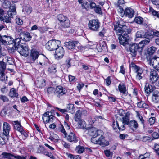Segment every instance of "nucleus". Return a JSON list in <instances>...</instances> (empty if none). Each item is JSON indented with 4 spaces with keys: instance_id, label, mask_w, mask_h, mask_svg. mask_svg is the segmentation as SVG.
Masks as SVG:
<instances>
[{
    "instance_id": "obj_1",
    "label": "nucleus",
    "mask_w": 159,
    "mask_h": 159,
    "mask_svg": "<svg viewBox=\"0 0 159 159\" xmlns=\"http://www.w3.org/2000/svg\"><path fill=\"white\" fill-rule=\"evenodd\" d=\"M91 139V141L93 143L99 144L104 147L109 145L108 141H105L102 136V132L100 130H96Z\"/></svg>"
},
{
    "instance_id": "obj_2",
    "label": "nucleus",
    "mask_w": 159,
    "mask_h": 159,
    "mask_svg": "<svg viewBox=\"0 0 159 159\" xmlns=\"http://www.w3.org/2000/svg\"><path fill=\"white\" fill-rule=\"evenodd\" d=\"M125 24L122 20L120 19L114 25V30L117 35H119L123 33L130 31Z\"/></svg>"
},
{
    "instance_id": "obj_3",
    "label": "nucleus",
    "mask_w": 159,
    "mask_h": 159,
    "mask_svg": "<svg viewBox=\"0 0 159 159\" xmlns=\"http://www.w3.org/2000/svg\"><path fill=\"white\" fill-rule=\"evenodd\" d=\"M129 51L133 57L136 56L137 52H141L143 49V46L139 43L130 44L129 45Z\"/></svg>"
},
{
    "instance_id": "obj_4",
    "label": "nucleus",
    "mask_w": 159,
    "mask_h": 159,
    "mask_svg": "<svg viewBox=\"0 0 159 159\" xmlns=\"http://www.w3.org/2000/svg\"><path fill=\"white\" fill-rule=\"evenodd\" d=\"M61 44L58 40H52L49 41L46 44V48L48 50L52 51L55 50Z\"/></svg>"
},
{
    "instance_id": "obj_5",
    "label": "nucleus",
    "mask_w": 159,
    "mask_h": 159,
    "mask_svg": "<svg viewBox=\"0 0 159 159\" xmlns=\"http://www.w3.org/2000/svg\"><path fill=\"white\" fill-rule=\"evenodd\" d=\"M131 31H128V32L123 33L119 35L118 39L120 44L124 46L129 44V37L128 34L130 33Z\"/></svg>"
},
{
    "instance_id": "obj_6",
    "label": "nucleus",
    "mask_w": 159,
    "mask_h": 159,
    "mask_svg": "<svg viewBox=\"0 0 159 159\" xmlns=\"http://www.w3.org/2000/svg\"><path fill=\"white\" fill-rule=\"evenodd\" d=\"M16 50L22 56L25 57L28 56L29 54V51L28 45L25 43H21L19 45Z\"/></svg>"
},
{
    "instance_id": "obj_7",
    "label": "nucleus",
    "mask_w": 159,
    "mask_h": 159,
    "mask_svg": "<svg viewBox=\"0 0 159 159\" xmlns=\"http://www.w3.org/2000/svg\"><path fill=\"white\" fill-rule=\"evenodd\" d=\"M120 120L119 123V131L124 130L125 129V125H128L129 121V117L127 115L125 116H122L119 117Z\"/></svg>"
},
{
    "instance_id": "obj_8",
    "label": "nucleus",
    "mask_w": 159,
    "mask_h": 159,
    "mask_svg": "<svg viewBox=\"0 0 159 159\" xmlns=\"http://www.w3.org/2000/svg\"><path fill=\"white\" fill-rule=\"evenodd\" d=\"M88 27L92 30L98 31L100 27V22L97 19L91 20L89 21Z\"/></svg>"
},
{
    "instance_id": "obj_9",
    "label": "nucleus",
    "mask_w": 159,
    "mask_h": 159,
    "mask_svg": "<svg viewBox=\"0 0 159 159\" xmlns=\"http://www.w3.org/2000/svg\"><path fill=\"white\" fill-rule=\"evenodd\" d=\"M54 116L52 114V111L46 112L43 115V120L45 123L48 122H52L54 118Z\"/></svg>"
},
{
    "instance_id": "obj_10",
    "label": "nucleus",
    "mask_w": 159,
    "mask_h": 159,
    "mask_svg": "<svg viewBox=\"0 0 159 159\" xmlns=\"http://www.w3.org/2000/svg\"><path fill=\"white\" fill-rule=\"evenodd\" d=\"M157 58V57L155 56H150L147 57V60L148 64L152 66L155 69L157 68L156 66H157L158 63H159L156 60Z\"/></svg>"
},
{
    "instance_id": "obj_11",
    "label": "nucleus",
    "mask_w": 159,
    "mask_h": 159,
    "mask_svg": "<svg viewBox=\"0 0 159 159\" xmlns=\"http://www.w3.org/2000/svg\"><path fill=\"white\" fill-rule=\"evenodd\" d=\"M55 57L56 58L60 59L63 57L64 51L63 47L59 46L56 49Z\"/></svg>"
},
{
    "instance_id": "obj_12",
    "label": "nucleus",
    "mask_w": 159,
    "mask_h": 159,
    "mask_svg": "<svg viewBox=\"0 0 159 159\" xmlns=\"http://www.w3.org/2000/svg\"><path fill=\"white\" fill-rule=\"evenodd\" d=\"M6 64L4 62L0 61V75L1 80L5 79V71L6 69Z\"/></svg>"
},
{
    "instance_id": "obj_13",
    "label": "nucleus",
    "mask_w": 159,
    "mask_h": 159,
    "mask_svg": "<svg viewBox=\"0 0 159 159\" xmlns=\"http://www.w3.org/2000/svg\"><path fill=\"white\" fill-rule=\"evenodd\" d=\"M159 78V75L156 70H151L150 72V80L152 83L157 81Z\"/></svg>"
},
{
    "instance_id": "obj_14",
    "label": "nucleus",
    "mask_w": 159,
    "mask_h": 159,
    "mask_svg": "<svg viewBox=\"0 0 159 159\" xmlns=\"http://www.w3.org/2000/svg\"><path fill=\"white\" fill-rule=\"evenodd\" d=\"M66 139L69 142L73 143L77 142L79 140V138L75 135L74 133L72 132L70 133L66 136Z\"/></svg>"
},
{
    "instance_id": "obj_15",
    "label": "nucleus",
    "mask_w": 159,
    "mask_h": 159,
    "mask_svg": "<svg viewBox=\"0 0 159 159\" xmlns=\"http://www.w3.org/2000/svg\"><path fill=\"white\" fill-rule=\"evenodd\" d=\"M78 43L77 41H66L65 43V45L66 47L69 49H75Z\"/></svg>"
},
{
    "instance_id": "obj_16",
    "label": "nucleus",
    "mask_w": 159,
    "mask_h": 159,
    "mask_svg": "<svg viewBox=\"0 0 159 159\" xmlns=\"http://www.w3.org/2000/svg\"><path fill=\"white\" fill-rule=\"evenodd\" d=\"M20 39L25 41H29L32 38L30 33L27 32H21L20 34Z\"/></svg>"
},
{
    "instance_id": "obj_17",
    "label": "nucleus",
    "mask_w": 159,
    "mask_h": 159,
    "mask_svg": "<svg viewBox=\"0 0 159 159\" xmlns=\"http://www.w3.org/2000/svg\"><path fill=\"white\" fill-rule=\"evenodd\" d=\"M65 93V90H63V88L61 86H57L54 91V94L59 98Z\"/></svg>"
},
{
    "instance_id": "obj_18",
    "label": "nucleus",
    "mask_w": 159,
    "mask_h": 159,
    "mask_svg": "<svg viewBox=\"0 0 159 159\" xmlns=\"http://www.w3.org/2000/svg\"><path fill=\"white\" fill-rule=\"evenodd\" d=\"M8 16L11 17V18H13V16L16 14V8L15 4L11 6L9 8V11L7 12Z\"/></svg>"
},
{
    "instance_id": "obj_19",
    "label": "nucleus",
    "mask_w": 159,
    "mask_h": 159,
    "mask_svg": "<svg viewBox=\"0 0 159 159\" xmlns=\"http://www.w3.org/2000/svg\"><path fill=\"white\" fill-rule=\"evenodd\" d=\"M152 100L155 103L159 102V92L157 91L153 92Z\"/></svg>"
},
{
    "instance_id": "obj_20",
    "label": "nucleus",
    "mask_w": 159,
    "mask_h": 159,
    "mask_svg": "<svg viewBox=\"0 0 159 159\" xmlns=\"http://www.w3.org/2000/svg\"><path fill=\"white\" fill-rule=\"evenodd\" d=\"M3 134L8 135L11 128L9 124L5 122L3 124Z\"/></svg>"
},
{
    "instance_id": "obj_21",
    "label": "nucleus",
    "mask_w": 159,
    "mask_h": 159,
    "mask_svg": "<svg viewBox=\"0 0 159 159\" xmlns=\"http://www.w3.org/2000/svg\"><path fill=\"white\" fill-rule=\"evenodd\" d=\"M39 54L38 52L32 50L31 52L30 59L31 61H34L38 58Z\"/></svg>"
},
{
    "instance_id": "obj_22",
    "label": "nucleus",
    "mask_w": 159,
    "mask_h": 159,
    "mask_svg": "<svg viewBox=\"0 0 159 159\" xmlns=\"http://www.w3.org/2000/svg\"><path fill=\"white\" fill-rule=\"evenodd\" d=\"M134 10L131 8H126L125 11V15L126 16L131 18L134 16Z\"/></svg>"
},
{
    "instance_id": "obj_23",
    "label": "nucleus",
    "mask_w": 159,
    "mask_h": 159,
    "mask_svg": "<svg viewBox=\"0 0 159 159\" xmlns=\"http://www.w3.org/2000/svg\"><path fill=\"white\" fill-rule=\"evenodd\" d=\"M128 125L129 127L132 129H137L139 125L135 120L129 121Z\"/></svg>"
},
{
    "instance_id": "obj_24",
    "label": "nucleus",
    "mask_w": 159,
    "mask_h": 159,
    "mask_svg": "<svg viewBox=\"0 0 159 159\" xmlns=\"http://www.w3.org/2000/svg\"><path fill=\"white\" fill-rule=\"evenodd\" d=\"M70 25V23L68 19L63 22H61V24L59 25V28L60 29L62 30V28H68Z\"/></svg>"
},
{
    "instance_id": "obj_25",
    "label": "nucleus",
    "mask_w": 159,
    "mask_h": 159,
    "mask_svg": "<svg viewBox=\"0 0 159 159\" xmlns=\"http://www.w3.org/2000/svg\"><path fill=\"white\" fill-rule=\"evenodd\" d=\"M82 114V111L79 110H78L75 113L74 116V120L75 121H78L81 120V116Z\"/></svg>"
},
{
    "instance_id": "obj_26",
    "label": "nucleus",
    "mask_w": 159,
    "mask_h": 159,
    "mask_svg": "<svg viewBox=\"0 0 159 159\" xmlns=\"http://www.w3.org/2000/svg\"><path fill=\"white\" fill-rule=\"evenodd\" d=\"M1 20L7 24L10 23L11 22V17L8 16L7 14L6 15H4V16L1 18Z\"/></svg>"
},
{
    "instance_id": "obj_27",
    "label": "nucleus",
    "mask_w": 159,
    "mask_h": 159,
    "mask_svg": "<svg viewBox=\"0 0 159 159\" xmlns=\"http://www.w3.org/2000/svg\"><path fill=\"white\" fill-rule=\"evenodd\" d=\"M57 18L58 20L60 21V22L58 23L59 25H60V24H61V22H63L68 19L67 17L62 14L58 15L57 16Z\"/></svg>"
},
{
    "instance_id": "obj_28",
    "label": "nucleus",
    "mask_w": 159,
    "mask_h": 159,
    "mask_svg": "<svg viewBox=\"0 0 159 159\" xmlns=\"http://www.w3.org/2000/svg\"><path fill=\"white\" fill-rule=\"evenodd\" d=\"M7 135L4 134L0 135V144L4 145L7 140Z\"/></svg>"
},
{
    "instance_id": "obj_29",
    "label": "nucleus",
    "mask_w": 159,
    "mask_h": 159,
    "mask_svg": "<svg viewBox=\"0 0 159 159\" xmlns=\"http://www.w3.org/2000/svg\"><path fill=\"white\" fill-rule=\"evenodd\" d=\"M9 95L11 97H17L18 96V93L16 92L15 88H12L10 90Z\"/></svg>"
},
{
    "instance_id": "obj_30",
    "label": "nucleus",
    "mask_w": 159,
    "mask_h": 159,
    "mask_svg": "<svg viewBox=\"0 0 159 159\" xmlns=\"http://www.w3.org/2000/svg\"><path fill=\"white\" fill-rule=\"evenodd\" d=\"M157 48L154 46H152L148 48L147 53L149 55H152L156 51Z\"/></svg>"
},
{
    "instance_id": "obj_31",
    "label": "nucleus",
    "mask_w": 159,
    "mask_h": 159,
    "mask_svg": "<svg viewBox=\"0 0 159 159\" xmlns=\"http://www.w3.org/2000/svg\"><path fill=\"white\" fill-rule=\"evenodd\" d=\"M36 84L38 87L42 88L45 86L46 85L45 80L44 79L40 80L38 81Z\"/></svg>"
},
{
    "instance_id": "obj_32",
    "label": "nucleus",
    "mask_w": 159,
    "mask_h": 159,
    "mask_svg": "<svg viewBox=\"0 0 159 159\" xmlns=\"http://www.w3.org/2000/svg\"><path fill=\"white\" fill-rule=\"evenodd\" d=\"M112 127L115 132H119L120 131L119 129V123L118 121H114L113 122L112 124Z\"/></svg>"
},
{
    "instance_id": "obj_33",
    "label": "nucleus",
    "mask_w": 159,
    "mask_h": 159,
    "mask_svg": "<svg viewBox=\"0 0 159 159\" xmlns=\"http://www.w3.org/2000/svg\"><path fill=\"white\" fill-rule=\"evenodd\" d=\"M118 89L119 91L121 93H122L124 94L126 93V87L123 84H120L118 86Z\"/></svg>"
},
{
    "instance_id": "obj_34",
    "label": "nucleus",
    "mask_w": 159,
    "mask_h": 159,
    "mask_svg": "<svg viewBox=\"0 0 159 159\" xmlns=\"http://www.w3.org/2000/svg\"><path fill=\"white\" fill-rule=\"evenodd\" d=\"M137 116L139 120L141 123L143 125V128H145L147 127V125L145 123V120L143 117L138 113H137Z\"/></svg>"
},
{
    "instance_id": "obj_35",
    "label": "nucleus",
    "mask_w": 159,
    "mask_h": 159,
    "mask_svg": "<svg viewBox=\"0 0 159 159\" xmlns=\"http://www.w3.org/2000/svg\"><path fill=\"white\" fill-rule=\"evenodd\" d=\"M31 11L32 8L29 5L25 7L22 10L23 12L27 14L30 13Z\"/></svg>"
},
{
    "instance_id": "obj_36",
    "label": "nucleus",
    "mask_w": 159,
    "mask_h": 159,
    "mask_svg": "<svg viewBox=\"0 0 159 159\" xmlns=\"http://www.w3.org/2000/svg\"><path fill=\"white\" fill-rule=\"evenodd\" d=\"M20 39L19 38L15 39L14 40V45L16 49L19 45H21V44H20Z\"/></svg>"
},
{
    "instance_id": "obj_37",
    "label": "nucleus",
    "mask_w": 159,
    "mask_h": 159,
    "mask_svg": "<svg viewBox=\"0 0 159 159\" xmlns=\"http://www.w3.org/2000/svg\"><path fill=\"white\" fill-rule=\"evenodd\" d=\"M78 126L80 129L85 128L86 124L84 120H81L78 121Z\"/></svg>"
},
{
    "instance_id": "obj_38",
    "label": "nucleus",
    "mask_w": 159,
    "mask_h": 159,
    "mask_svg": "<svg viewBox=\"0 0 159 159\" xmlns=\"http://www.w3.org/2000/svg\"><path fill=\"white\" fill-rule=\"evenodd\" d=\"M57 67L55 65H52L50 66L48 69V71L51 73H55L56 72Z\"/></svg>"
},
{
    "instance_id": "obj_39",
    "label": "nucleus",
    "mask_w": 159,
    "mask_h": 159,
    "mask_svg": "<svg viewBox=\"0 0 159 159\" xmlns=\"http://www.w3.org/2000/svg\"><path fill=\"white\" fill-rule=\"evenodd\" d=\"M75 150L78 153L80 154L84 152V148L83 146L78 145L76 148Z\"/></svg>"
},
{
    "instance_id": "obj_40",
    "label": "nucleus",
    "mask_w": 159,
    "mask_h": 159,
    "mask_svg": "<svg viewBox=\"0 0 159 159\" xmlns=\"http://www.w3.org/2000/svg\"><path fill=\"white\" fill-rule=\"evenodd\" d=\"M144 89L145 92L147 94L150 93L153 91L152 86L151 85H145Z\"/></svg>"
},
{
    "instance_id": "obj_41",
    "label": "nucleus",
    "mask_w": 159,
    "mask_h": 159,
    "mask_svg": "<svg viewBox=\"0 0 159 159\" xmlns=\"http://www.w3.org/2000/svg\"><path fill=\"white\" fill-rule=\"evenodd\" d=\"M150 41V39L149 38H146L144 40H143L141 41L139 44H141L143 46V48L144 46L145 45L148 44L149 43Z\"/></svg>"
},
{
    "instance_id": "obj_42",
    "label": "nucleus",
    "mask_w": 159,
    "mask_h": 159,
    "mask_svg": "<svg viewBox=\"0 0 159 159\" xmlns=\"http://www.w3.org/2000/svg\"><path fill=\"white\" fill-rule=\"evenodd\" d=\"M136 38H146L145 33L143 31H137L136 33Z\"/></svg>"
},
{
    "instance_id": "obj_43",
    "label": "nucleus",
    "mask_w": 159,
    "mask_h": 159,
    "mask_svg": "<svg viewBox=\"0 0 159 159\" xmlns=\"http://www.w3.org/2000/svg\"><path fill=\"white\" fill-rule=\"evenodd\" d=\"M137 106L139 108H147L148 107V105L143 102H138L137 103Z\"/></svg>"
},
{
    "instance_id": "obj_44",
    "label": "nucleus",
    "mask_w": 159,
    "mask_h": 159,
    "mask_svg": "<svg viewBox=\"0 0 159 159\" xmlns=\"http://www.w3.org/2000/svg\"><path fill=\"white\" fill-rule=\"evenodd\" d=\"M11 3L10 1L8 0H4L2 4L3 7L5 8H10L11 6H10Z\"/></svg>"
},
{
    "instance_id": "obj_45",
    "label": "nucleus",
    "mask_w": 159,
    "mask_h": 159,
    "mask_svg": "<svg viewBox=\"0 0 159 159\" xmlns=\"http://www.w3.org/2000/svg\"><path fill=\"white\" fill-rule=\"evenodd\" d=\"M102 44L100 45L98 48V52H101L102 50H105L106 48V44L104 42H102Z\"/></svg>"
},
{
    "instance_id": "obj_46",
    "label": "nucleus",
    "mask_w": 159,
    "mask_h": 159,
    "mask_svg": "<svg viewBox=\"0 0 159 159\" xmlns=\"http://www.w3.org/2000/svg\"><path fill=\"white\" fill-rule=\"evenodd\" d=\"M102 44L100 45L98 48V52H101L102 50H105L106 48V44L104 42H102Z\"/></svg>"
},
{
    "instance_id": "obj_47",
    "label": "nucleus",
    "mask_w": 159,
    "mask_h": 159,
    "mask_svg": "<svg viewBox=\"0 0 159 159\" xmlns=\"http://www.w3.org/2000/svg\"><path fill=\"white\" fill-rule=\"evenodd\" d=\"M46 150L42 146H39L37 150L38 153H42L44 154L45 153V152H46Z\"/></svg>"
},
{
    "instance_id": "obj_48",
    "label": "nucleus",
    "mask_w": 159,
    "mask_h": 159,
    "mask_svg": "<svg viewBox=\"0 0 159 159\" xmlns=\"http://www.w3.org/2000/svg\"><path fill=\"white\" fill-rule=\"evenodd\" d=\"M142 140L143 142H145L148 141L149 142H152L153 140V139H152V138L148 136H145L142 138Z\"/></svg>"
},
{
    "instance_id": "obj_49",
    "label": "nucleus",
    "mask_w": 159,
    "mask_h": 159,
    "mask_svg": "<svg viewBox=\"0 0 159 159\" xmlns=\"http://www.w3.org/2000/svg\"><path fill=\"white\" fill-rule=\"evenodd\" d=\"M134 21L138 24H140L143 21V18L140 16L137 17L134 19Z\"/></svg>"
},
{
    "instance_id": "obj_50",
    "label": "nucleus",
    "mask_w": 159,
    "mask_h": 159,
    "mask_svg": "<svg viewBox=\"0 0 159 159\" xmlns=\"http://www.w3.org/2000/svg\"><path fill=\"white\" fill-rule=\"evenodd\" d=\"M117 8H118V10L120 16L122 17L125 15V11L123 9L122 7H119Z\"/></svg>"
},
{
    "instance_id": "obj_51",
    "label": "nucleus",
    "mask_w": 159,
    "mask_h": 159,
    "mask_svg": "<svg viewBox=\"0 0 159 159\" xmlns=\"http://www.w3.org/2000/svg\"><path fill=\"white\" fill-rule=\"evenodd\" d=\"M67 109L69 111H70L71 112H75V107L73 104H69L67 107Z\"/></svg>"
},
{
    "instance_id": "obj_52",
    "label": "nucleus",
    "mask_w": 159,
    "mask_h": 159,
    "mask_svg": "<svg viewBox=\"0 0 159 159\" xmlns=\"http://www.w3.org/2000/svg\"><path fill=\"white\" fill-rule=\"evenodd\" d=\"M2 155L3 156V157L5 158H8L10 157L11 156L13 157L14 155L10 153H8L7 152H3L2 154Z\"/></svg>"
},
{
    "instance_id": "obj_53",
    "label": "nucleus",
    "mask_w": 159,
    "mask_h": 159,
    "mask_svg": "<svg viewBox=\"0 0 159 159\" xmlns=\"http://www.w3.org/2000/svg\"><path fill=\"white\" fill-rule=\"evenodd\" d=\"M94 9L96 13L98 14L102 13L101 7L99 5H97Z\"/></svg>"
},
{
    "instance_id": "obj_54",
    "label": "nucleus",
    "mask_w": 159,
    "mask_h": 159,
    "mask_svg": "<svg viewBox=\"0 0 159 159\" xmlns=\"http://www.w3.org/2000/svg\"><path fill=\"white\" fill-rule=\"evenodd\" d=\"M156 118L155 117H151L148 119V122L150 126L153 125L155 122Z\"/></svg>"
},
{
    "instance_id": "obj_55",
    "label": "nucleus",
    "mask_w": 159,
    "mask_h": 159,
    "mask_svg": "<svg viewBox=\"0 0 159 159\" xmlns=\"http://www.w3.org/2000/svg\"><path fill=\"white\" fill-rule=\"evenodd\" d=\"M59 128L60 130L62 133L64 134V135L65 136V137H66V135H67V133L65 131V130L64 129L63 126L61 124L60 125Z\"/></svg>"
},
{
    "instance_id": "obj_56",
    "label": "nucleus",
    "mask_w": 159,
    "mask_h": 159,
    "mask_svg": "<svg viewBox=\"0 0 159 159\" xmlns=\"http://www.w3.org/2000/svg\"><path fill=\"white\" fill-rule=\"evenodd\" d=\"M0 100L3 101L4 102H7L8 101V99L5 96L3 95H0Z\"/></svg>"
},
{
    "instance_id": "obj_57",
    "label": "nucleus",
    "mask_w": 159,
    "mask_h": 159,
    "mask_svg": "<svg viewBox=\"0 0 159 159\" xmlns=\"http://www.w3.org/2000/svg\"><path fill=\"white\" fill-rule=\"evenodd\" d=\"M125 3V1L124 0H118L117 3L116 4V6L117 7H122L120 5H122Z\"/></svg>"
},
{
    "instance_id": "obj_58",
    "label": "nucleus",
    "mask_w": 159,
    "mask_h": 159,
    "mask_svg": "<svg viewBox=\"0 0 159 159\" xmlns=\"http://www.w3.org/2000/svg\"><path fill=\"white\" fill-rule=\"evenodd\" d=\"M96 130V129L95 128H92L89 129V133L92 136L93 135V134L94 133Z\"/></svg>"
},
{
    "instance_id": "obj_59",
    "label": "nucleus",
    "mask_w": 159,
    "mask_h": 159,
    "mask_svg": "<svg viewBox=\"0 0 159 159\" xmlns=\"http://www.w3.org/2000/svg\"><path fill=\"white\" fill-rule=\"evenodd\" d=\"M44 155L50 157L51 158H54V156H53V154L51 152H49L47 150L46 152H45Z\"/></svg>"
},
{
    "instance_id": "obj_60",
    "label": "nucleus",
    "mask_w": 159,
    "mask_h": 159,
    "mask_svg": "<svg viewBox=\"0 0 159 159\" xmlns=\"http://www.w3.org/2000/svg\"><path fill=\"white\" fill-rule=\"evenodd\" d=\"M154 149L156 153L159 154V145L157 144H155L154 147Z\"/></svg>"
},
{
    "instance_id": "obj_61",
    "label": "nucleus",
    "mask_w": 159,
    "mask_h": 159,
    "mask_svg": "<svg viewBox=\"0 0 159 159\" xmlns=\"http://www.w3.org/2000/svg\"><path fill=\"white\" fill-rule=\"evenodd\" d=\"M7 62L9 65H12L14 63L12 59L10 57H7Z\"/></svg>"
},
{
    "instance_id": "obj_62",
    "label": "nucleus",
    "mask_w": 159,
    "mask_h": 159,
    "mask_svg": "<svg viewBox=\"0 0 159 159\" xmlns=\"http://www.w3.org/2000/svg\"><path fill=\"white\" fill-rule=\"evenodd\" d=\"M55 90L54 88L52 87L48 88L47 89L48 93L49 94H51L53 92L54 93Z\"/></svg>"
},
{
    "instance_id": "obj_63",
    "label": "nucleus",
    "mask_w": 159,
    "mask_h": 159,
    "mask_svg": "<svg viewBox=\"0 0 159 159\" xmlns=\"http://www.w3.org/2000/svg\"><path fill=\"white\" fill-rule=\"evenodd\" d=\"M38 30L41 33H43L47 30V29L45 27H39L38 28Z\"/></svg>"
},
{
    "instance_id": "obj_64",
    "label": "nucleus",
    "mask_w": 159,
    "mask_h": 159,
    "mask_svg": "<svg viewBox=\"0 0 159 159\" xmlns=\"http://www.w3.org/2000/svg\"><path fill=\"white\" fill-rule=\"evenodd\" d=\"M14 158L17 159H26V156H20L17 155H14Z\"/></svg>"
}]
</instances>
